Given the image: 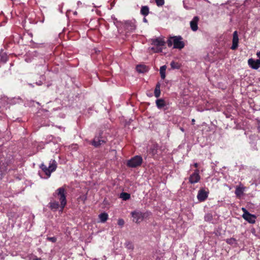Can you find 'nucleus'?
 I'll use <instances>...</instances> for the list:
<instances>
[{
    "mask_svg": "<svg viewBox=\"0 0 260 260\" xmlns=\"http://www.w3.org/2000/svg\"><path fill=\"white\" fill-rule=\"evenodd\" d=\"M180 129H181V131H182V132H184V129H183L182 127H181V128H180Z\"/></svg>",
    "mask_w": 260,
    "mask_h": 260,
    "instance_id": "obj_44",
    "label": "nucleus"
},
{
    "mask_svg": "<svg viewBox=\"0 0 260 260\" xmlns=\"http://www.w3.org/2000/svg\"><path fill=\"white\" fill-rule=\"evenodd\" d=\"M166 66H162L160 68L159 72L161 78L162 79H164L166 77Z\"/></svg>",
    "mask_w": 260,
    "mask_h": 260,
    "instance_id": "obj_22",
    "label": "nucleus"
},
{
    "mask_svg": "<svg viewBox=\"0 0 260 260\" xmlns=\"http://www.w3.org/2000/svg\"><path fill=\"white\" fill-rule=\"evenodd\" d=\"M123 28L126 32H131L135 30L136 26L134 20H126L123 24Z\"/></svg>",
    "mask_w": 260,
    "mask_h": 260,
    "instance_id": "obj_6",
    "label": "nucleus"
},
{
    "mask_svg": "<svg viewBox=\"0 0 260 260\" xmlns=\"http://www.w3.org/2000/svg\"><path fill=\"white\" fill-rule=\"evenodd\" d=\"M136 70L140 73H144L148 71V69L146 66L139 64L136 67Z\"/></svg>",
    "mask_w": 260,
    "mask_h": 260,
    "instance_id": "obj_18",
    "label": "nucleus"
},
{
    "mask_svg": "<svg viewBox=\"0 0 260 260\" xmlns=\"http://www.w3.org/2000/svg\"><path fill=\"white\" fill-rule=\"evenodd\" d=\"M170 66L172 69H179L181 66L180 63L175 61H171Z\"/></svg>",
    "mask_w": 260,
    "mask_h": 260,
    "instance_id": "obj_24",
    "label": "nucleus"
},
{
    "mask_svg": "<svg viewBox=\"0 0 260 260\" xmlns=\"http://www.w3.org/2000/svg\"><path fill=\"white\" fill-rule=\"evenodd\" d=\"M255 0H245L244 5L245 7H247L250 4L254 2Z\"/></svg>",
    "mask_w": 260,
    "mask_h": 260,
    "instance_id": "obj_31",
    "label": "nucleus"
},
{
    "mask_svg": "<svg viewBox=\"0 0 260 260\" xmlns=\"http://www.w3.org/2000/svg\"><path fill=\"white\" fill-rule=\"evenodd\" d=\"M193 166H194V167H196V168H198V163H197V162H196V163H194V164H193Z\"/></svg>",
    "mask_w": 260,
    "mask_h": 260,
    "instance_id": "obj_38",
    "label": "nucleus"
},
{
    "mask_svg": "<svg viewBox=\"0 0 260 260\" xmlns=\"http://www.w3.org/2000/svg\"><path fill=\"white\" fill-rule=\"evenodd\" d=\"M199 17L194 16L190 22V27L193 31H196L198 29V23L199 21Z\"/></svg>",
    "mask_w": 260,
    "mask_h": 260,
    "instance_id": "obj_10",
    "label": "nucleus"
},
{
    "mask_svg": "<svg viewBox=\"0 0 260 260\" xmlns=\"http://www.w3.org/2000/svg\"><path fill=\"white\" fill-rule=\"evenodd\" d=\"M120 197L123 200L126 201L130 199L131 196L130 194L126 192H122L120 194Z\"/></svg>",
    "mask_w": 260,
    "mask_h": 260,
    "instance_id": "obj_26",
    "label": "nucleus"
},
{
    "mask_svg": "<svg viewBox=\"0 0 260 260\" xmlns=\"http://www.w3.org/2000/svg\"><path fill=\"white\" fill-rule=\"evenodd\" d=\"M204 219L206 221H211L213 219L212 215L210 213L206 214L204 216Z\"/></svg>",
    "mask_w": 260,
    "mask_h": 260,
    "instance_id": "obj_29",
    "label": "nucleus"
},
{
    "mask_svg": "<svg viewBox=\"0 0 260 260\" xmlns=\"http://www.w3.org/2000/svg\"><path fill=\"white\" fill-rule=\"evenodd\" d=\"M239 38L238 35V32L235 31L233 33V37L232 40V45L231 47V49L235 50L238 46Z\"/></svg>",
    "mask_w": 260,
    "mask_h": 260,
    "instance_id": "obj_13",
    "label": "nucleus"
},
{
    "mask_svg": "<svg viewBox=\"0 0 260 260\" xmlns=\"http://www.w3.org/2000/svg\"><path fill=\"white\" fill-rule=\"evenodd\" d=\"M47 240L49 241H51L52 242V243H55L56 242V240H57V239L56 237H48L47 238Z\"/></svg>",
    "mask_w": 260,
    "mask_h": 260,
    "instance_id": "obj_34",
    "label": "nucleus"
},
{
    "mask_svg": "<svg viewBox=\"0 0 260 260\" xmlns=\"http://www.w3.org/2000/svg\"><path fill=\"white\" fill-rule=\"evenodd\" d=\"M242 211L243 212V215H242V217H244L245 216H246L247 215V214H248L249 213V212L246 209V208L243 207L242 208Z\"/></svg>",
    "mask_w": 260,
    "mask_h": 260,
    "instance_id": "obj_35",
    "label": "nucleus"
},
{
    "mask_svg": "<svg viewBox=\"0 0 260 260\" xmlns=\"http://www.w3.org/2000/svg\"><path fill=\"white\" fill-rule=\"evenodd\" d=\"M194 122H195V120L194 119H192L191 120L192 124H193L194 123Z\"/></svg>",
    "mask_w": 260,
    "mask_h": 260,
    "instance_id": "obj_40",
    "label": "nucleus"
},
{
    "mask_svg": "<svg viewBox=\"0 0 260 260\" xmlns=\"http://www.w3.org/2000/svg\"><path fill=\"white\" fill-rule=\"evenodd\" d=\"M143 21L145 22H147V19L145 18H144Z\"/></svg>",
    "mask_w": 260,
    "mask_h": 260,
    "instance_id": "obj_41",
    "label": "nucleus"
},
{
    "mask_svg": "<svg viewBox=\"0 0 260 260\" xmlns=\"http://www.w3.org/2000/svg\"><path fill=\"white\" fill-rule=\"evenodd\" d=\"M99 218L101 222L104 223L107 220L108 215L107 213L103 212L99 215Z\"/></svg>",
    "mask_w": 260,
    "mask_h": 260,
    "instance_id": "obj_19",
    "label": "nucleus"
},
{
    "mask_svg": "<svg viewBox=\"0 0 260 260\" xmlns=\"http://www.w3.org/2000/svg\"><path fill=\"white\" fill-rule=\"evenodd\" d=\"M77 12H75L74 13V14L75 15H76V14H77Z\"/></svg>",
    "mask_w": 260,
    "mask_h": 260,
    "instance_id": "obj_45",
    "label": "nucleus"
},
{
    "mask_svg": "<svg viewBox=\"0 0 260 260\" xmlns=\"http://www.w3.org/2000/svg\"><path fill=\"white\" fill-rule=\"evenodd\" d=\"M53 197H56L60 202V211H62L64 208L67 205V199H66V190L64 187H59L55 190L53 194Z\"/></svg>",
    "mask_w": 260,
    "mask_h": 260,
    "instance_id": "obj_1",
    "label": "nucleus"
},
{
    "mask_svg": "<svg viewBox=\"0 0 260 260\" xmlns=\"http://www.w3.org/2000/svg\"><path fill=\"white\" fill-rule=\"evenodd\" d=\"M183 38L180 36H174L169 38L167 41L168 46L171 47L173 44V48L181 49L184 47L185 44L182 41Z\"/></svg>",
    "mask_w": 260,
    "mask_h": 260,
    "instance_id": "obj_2",
    "label": "nucleus"
},
{
    "mask_svg": "<svg viewBox=\"0 0 260 260\" xmlns=\"http://www.w3.org/2000/svg\"><path fill=\"white\" fill-rule=\"evenodd\" d=\"M156 105L157 107L160 109L166 106V102L162 99H158L156 101Z\"/></svg>",
    "mask_w": 260,
    "mask_h": 260,
    "instance_id": "obj_20",
    "label": "nucleus"
},
{
    "mask_svg": "<svg viewBox=\"0 0 260 260\" xmlns=\"http://www.w3.org/2000/svg\"><path fill=\"white\" fill-rule=\"evenodd\" d=\"M107 138L102 136V133H100L98 136H95L90 142V144L94 147H99L102 145L107 142Z\"/></svg>",
    "mask_w": 260,
    "mask_h": 260,
    "instance_id": "obj_5",
    "label": "nucleus"
},
{
    "mask_svg": "<svg viewBox=\"0 0 260 260\" xmlns=\"http://www.w3.org/2000/svg\"><path fill=\"white\" fill-rule=\"evenodd\" d=\"M225 241L228 244H230V245H233V244H237V240H236V239H235L234 238H231L227 239H226Z\"/></svg>",
    "mask_w": 260,
    "mask_h": 260,
    "instance_id": "obj_27",
    "label": "nucleus"
},
{
    "mask_svg": "<svg viewBox=\"0 0 260 260\" xmlns=\"http://www.w3.org/2000/svg\"><path fill=\"white\" fill-rule=\"evenodd\" d=\"M57 168V163L54 159H51L49 162L48 167H47L44 164L40 165V168L45 173L48 177H49L52 172L55 171Z\"/></svg>",
    "mask_w": 260,
    "mask_h": 260,
    "instance_id": "obj_3",
    "label": "nucleus"
},
{
    "mask_svg": "<svg viewBox=\"0 0 260 260\" xmlns=\"http://www.w3.org/2000/svg\"><path fill=\"white\" fill-rule=\"evenodd\" d=\"M117 224L120 226H122L124 224V221L123 219L120 218L118 220Z\"/></svg>",
    "mask_w": 260,
    "mask_h": 260,
    "instance_id": "obj_33",
    "label": "nucleus"
},
{
    "mask_svg": "<svg viewBox=\"0 0 260 260\" xmlns=\"http://www.w3.org/2000/svg\"><path fill=\"white\" fill-rule=\"evenodd\" d=\"M6 58H5V59H3V61L5 62L6 61Z\"/></svg>",
    "mask_w": 260,
    "mask_h": 260,
    "instance_id": "obj_43",
    "label": "nucleus"
},
{
    "mask_svg": "<svg viewBox=\"0 0 260 260\" xmlns=\"http://www.w3.org/2000/svg\"><path fill=\"white\" fill-rule=\"evenodd\" d=\"M125 246L126 248L130 250H133L134 249V245L130 241H126L125 243Z\"/></svg>",
    "mask_w": 260,
    "mask_h": 260,
    "instance_id": "obj_28",
    "label": "nucleus"
},
{
    "mask_svg": "<svg viewBox=\"0 0 260 260\" xmlns=\"http://www.w3.org/2000/svg\"><path fill=\"white\" fill-rule=\"evenodd\" d=\"M152 44L156 47H162L165 46V41L162 38L158 37L151 39Z\"/></svg>",
    "mask_w": 260,
    "mask_h": 260,
    "instance_id": "obj_11",
    "label": "nucleus"
},
{
    "mask_svg": "<svg viewBox=\"0 0 260 260\" xmlns=\"http://www.w3.org/2000/svg\"><path fill=\"white\" fill-rule=\"evenodd\" d=\"M257 122V129L259 133H260V119H256Z\"/></svg>",
    "mask_w": 260,
    "mask_h": 260,
    "instance_id": "obj_36",
    "label": "nucleus"
},
{
    "mask_svg": "<svg viewBox=\"0 0 260 260\" xmlns=\"http://www.w3.org/2000/svg\"><path fill=\"white\" fill-rule=\"evenodd\" d=\"M18 99H9L7 97H4L1 99V101L2 102L7 103V104L13 105L16 103V101L18 100Z\"/></svg>",
    "mask_w": 260,
    "mask_h": 260,
    "instance_id": "obj_17",
    "label": "nucleus"
},
{
    "mask_svg": "<svg viewBox=\"0 0 260 260\" xmlns=\"http://www.w3.org/2000/svg\"><path fill=\"white\" fill-rule=\"evenodd\" d=\"M188 2H189L188 0H184V1H183L184 7L186 10L192 9L193 8V5L192 4H189Z\"/></svg>",
    "mask_w": 260,
    "mask_h": 260,
    "instance_id": "obj_25",
    "label": "nucleus"
},
{
    "mask_svg": "<svg viewBox=\"0 0 260 260\" xmlns=\"http://www.w3.org/2000/svg\"><path fill=\"white\" fill-rule=\"evenodd\" d=\"M77 4L78 7H80V6L82 5V4L81 2L78 1Z\"/></svg>",
    "mask_w": 260,
    "mask_h": 260,
    "instance_id": "obj_37",
    "label": "nucleus"
},
{
    "mask_svg": "<svg viewBox=\"0 0 260 260\" xmlns=\"http://www.w3.org/2000/svg\"><path fill=\"white\" fill-rule=\"evenodd\" d=\"M140 12L142 15L144 16H147L149 13V7L147 6H142Z\"/></svg>",
    "mask_w": 260,
    "mask_h": 260,
    "instance_id": "obj_21",
    "label": "nucleus"
},
{
    "mask_svg": "<svg viewBox=\"0 0 260 260\" xmlns=\"http://www.w3.org/2000/svg\"><path fill=\"white\" fill-rule=\"evenodd\" d=\"M133 221L136 223H140L143 219V216L141 212L133 211L132 212Z\"/></svg>",
    "mask_w": 260,
    "mask_h": 260,
    "instance_id": "obj_8",
    "label": "nucleus"
},
{
    "mask_svg": "<svg viewBox=\"0 0 260 260\" xmlns=\"http://www.w3.org/2000/svg\"><path fill=\"white\" fill-rule=\"evenodd\" d=\"M151 49L153 50L155 52L157 53L161 52L162 51V48L161 47H156L155 48L152 47Z\"/></svg>",
    "mask_w": 260,
    "mask_h": 260,
    "instance_id": "obj_30",
    "label": "nucleus"
},
{
    "mask_svg": "<svg viewBox=\"0 0 260 260\" xmlns=\"http://www.w3.org/2000/svg\"><path fill=\"white\" fill-rule=\"evenodd\" d=\"M49 208L53 211H56L59 208H60V204H59V203L56 201H51L49 203L48 205Z\"/></svg>",
    "mask_w": 260,
    "mask_h": 260,
    "instance_id": "obj_16",
    "label": "nucleus"
},
{
    "mask_svg": "<svg viewBox=\"0 0 260 260\" xmlns=\"http://www.w3.org/2000/svg\"><path fill=\"white\" fill-rule=\"evenodd\" d=\"M33 260H41V258H38V257H36L35 258H34Z\"/></svg>",
    "mask_w": 260,
    "mask_h": 260,
    "instance_id": "obj_39",
    "label": "nucleus"
},
{
    "mask_svg": "<svg viewBox=\"0 0 260 260\" xmlns=\"http://www.w3.org/2000/svg\"><path fill=\"white\" fill-rule=\"evenodd\" d=\"M243 218L249 223L253 224L255 222L256 216L249 213L247 214V215Z\"/></svg>",
    "mask_w": 260,
    "mask_h": 260,
    "instance_id": "obj_15",
    "label": "nucleus"
},
{
    "mask_svg": "<svg viewBox=\"0 0 260 260\" xmlns=\"http://www.w3.org/2000/svg\"><path fill=\"white\" fill-rule=\"evenodd\" d=\"M208 196V192L204 189H201L198 191L197 199L200 202H203L206 200Z\"/></svg>",
    "mask_w": 260,
    "mask_h": 260,
    "instance_id": "obj_9",
    "label": "nucleus"
},
{
    "mask_svg": "<svg viewBox=\"0 0 260 260\" xmlns=\"http://www.w3.org/2000/svg\"><path fill=\"white\" fill-rule=\"evenodd\" d=\"M143 162V158L140 155H136L129 159L126 164L129 168H137L140 166Z\"/></svg>",
    "mask_w": 260,
    "mask_h": 260,
    "instance_id": "obj_4",
    "label": "nucleus"
},
{
    "mask_svg": "<svg viewBox=\"0 0 260 260\" xmlns=\"http://www.w3.org/2000/svg\"><path fill=\"white\" fill-rule=\"evenodd\" d=\"M249 66L253 69L257 70L260 67V61L250 58L248 60Z\"/></svg>",
    "mask_w": 260,
    "mask_h": 260,
    "instance_id": "obj_14",
    "label": "nucleus"
},
{
    "mask_svg": "<svg viewBox=\"0 0 260 260\" xmlns=\"http://www.w3.org/2000/svg\"><path fill=\"white\" fill-rule=\"evenodd\" d=\"M37 84L38 85H41V84H42V82H41V81H40V82H38V83H37Z\"/></svg>",
    "mask_w": 260,
    "mask_h": 260,
    "instance_id": "obj_42",
    "label": "nucleus"
},
{
    "mask_svg": "<svg viewBox=\"0 0 260 260\" xmlns=\"http://www.w3.org/2000/svg\"><path fill=\"white\" fill-rule=\"evenodd\" d=\"M157 6H161L164 4V0H155Z\"/></svg>",
    "mask_w": 260,
    "mask_h": 260,
    "instance_id": "obj_32",
    "label": "nucleus"
},
{
    "mask_svg": "<svg viewBox=\"0 0 260 260\" xmlns=\"http://www.w3.org/2000/svg\"><path fill=\"white\" fill-rule=\"evenodd\" d=\"M154 93L156 98H158L160 95V84L159 83L156 85Z\"/></svg>",
    "mask_w": 260,
    "mask_h": 260,
    "instance_id": "obj_23",
    "label": "nucleus"
},
{
    "mask_svg": "<svg viewBox=\"0 0 260 260\" xmlns=\"http://www.w3.org/2000/svg\"><path fill=\"white\" fill-rule=\"evenodd\" d=\"M246 187L243 185L240 184L239 185L236 186L235 193L237 197L240 198L243 195L244 192L245 191Z\"/></svg>",
    "mask_w": 260,
    "mask_h": 260,
    "instance_id": "obj_12",
    "label": "nucleus"
},
{
    "mask_svg": "<svg viewBox=\"0 0 260 260\" xmlns=\"http://www.w3.org/2000/svg\"><path fill=\"white\" fill-rule=\"evenodd\" d=\"M201 177L199 175V170L196 169L189 177V182L191 184H194L199 182Z\"/></svg>",
    "mask_w": 260,
    "mask_h": 260,
    "instance_id": "obj_7",
    "label": "nucleus"
}]
</instances>
